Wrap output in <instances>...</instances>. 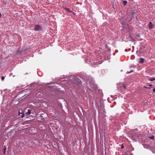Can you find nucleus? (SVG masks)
Listing matches in <instances>:
<instances>
[{
    "label": "nucleus",
    "mask_w": 155,
    "mask_h": 155,
    "mask_svg": "<svg viewBox=\"0 0 155 155\" xmlns=\"http://www.w3.org/2000/svg\"><path fill=\"white\" fill-rule=\"evenodd\" d=\"M134 140H135V139H134Z\"/></svg>",
    "instance_id": "24"
},
{
    "label": "nucleus",
    "mask_w": 155,
    "mask_h": 155,
    "mask_svg": "<svg viewBox=\"0 0 155 155\" xmlns=\"http://www.w3.org/2000/svg\"><path fill=\"white\" fill-rule=\"evenodd\" d=\"M143 87L145 88H146V89H150V87H145V86H144Z\"/></svg>",
    "instance_id": "16"
},
{
    "label": "nucleus",
    "mask_w": 155,
    "mask_h": 155,
    "mask_svg": "<svg viewBox=\"0 0 155 155\" xmlns=\"http://www.w3.org/2000/svg\"><path fill=\"white\" fill-rule=\"evenodd\" d=\"M2 17V15L1 14V13H0V18L1 17Z\"/></svg>",
    "instance_id": "21"
},
{
    "label": "nucleus",
    "mask_w": 155,
    "mask_h": 155,
    "mask_svg": "<svg viewBox=\"0 0 155 155\" xmlns=\"http://www.w3.org/2000/svg\"><path fill=\"white\" fill-rule=\"evenodd\" d=\"M149 138L153 140L154 139V137L153 136H152L151 137H149Z\"/></svg>",
    "instance_id": "13"
},
{
    "label": "nucleus",
    "mask_w": 155,
    "mask_h": 155,
    "mask_svg": "<svg viewBox=\"0 0 155 155\" xmlns=\"http://www.w3.org/2000/svg\"><path fill=\"white\" fill-rule=\"evenodd\" d=\"M148 26L149 29H151L153 27V25H152L151 22H150L148 25Z\"/></svg>",
    "instance_id": "6"
},
{
    "label": "nucleus",
    "mask_w": 155,
    "mask_h": 155,
    "mask_svg": "<svg viewBox=\"0 0 155 155\" xmlns=\"http://www.w3.org/2000/svg\"><path fill=\"white\" fill-rule=\"evenodd\" d=\"M31 109H27V108H26L25 110V114H29L31 113Z\"/></svg>",
    "instance_id": "2"
},
{
    "label": "nucleus",
    "mask_w": 155,
    "mask_h": 155,
    "mask_svg": "<svg viewBox=\"0 0 155 155\" xmlns=\"http://www.w3.org/2000/svg\"><path fill=\"white\" fill-rule=\"evenodd\" d=\"M91 87L93 88L94 90H96L97 88V85L96 84H94V85L92 84H90Z\"/></svg>",
    "instance_id": "5"
},
{
    "label": "nucleus",
    "mask_w": 155,
    "mask_h": 155,
    "mask_svg": "<svg viewBox=\"0 0 155 155\" xmlns=\"http://www.w3.org/2000/svg\"><path fill=\"white\" fill-rule=\"evenodd\" d=\"M63 8L66 11L68 12H69V13H72V11L71 10H70V9L68 8L63 7Z\"/></svg>",
    "instance_id": "4"
},
{
    "label": "nucleus",
    "mask_w": 155,
    "mask_h": 155,
    "mask_svg": "<svg viewBox=\"0 0 155 155\" xmlns=\"http://www.w3.org/2000/svg\"><path fill=\"white\" fill-rule=\"evenodd\" d=\"M34 30L35 31H41L42 30V27L39 25H35V26Z\"/></svg>",
    "instance_id": "1"
},
{
    "label": "nucleus",
    "mask_w": 155,
    "mask_h": 155,
    "mask_svg": "<svg viewBox=\"0 0 155 155\" xmlns=\"http://www.w3.org/2000/svg\"><path fill=\"white\" fill-rule=\"evenodd\" d=\"M153 92H155V88H154L153 89Z\"/></svg>",
    "instance_id": "18"
},
{
    "label": "nucleus",
    "mask_w": 155,
    "mask_h": 155,
    "mask_svg": "<svg viewBox=\"0 0 155 155\" xmlns=\"http://www.w3.org/2000/svg\"><path fill=\"white\" fill-rule=\"evenodd\" d=\"M133 70H131L129 72L128 71H127V74H130V73L132 72H133Z\"/></svg>",
    "instance_id": "14"
},
{
    "label": "nucleus",
    "mask_w": 155,
    "mask_h": 155,
    "mask_svg": "<svg viewBox=\"0 0 155 155\" xmlns=\"http://www.w3.org/2000/svg\"><path fill=\"white\" fill-rule=\"evenodd\" d=\"M130 50H131V49H129V51H130Z\"/></svg>",
    "instance_id": "23"
},
{
    "label": "nucleus",
    "mask_w": 155,
    "mask_h": 155,
    "mask_svg": "<svg viewBox=\"0 0 155 155\" xmlns=\"http://www.w3.org/2000/svg\"><path fill=\"white\" fill-rule=\"evenodd\" d=\"M123 5L125 6L126 5L127 2L126 1H123Z\"/></svg>",
    "instance_id": "10"
},
{
    "label": "nucleus",
    "mask_w": 155,
    "mask_h": 155,
    "mask_svg": "<svg viewBox=\"0 0 155 155\" xmlns=\"http://www.w3.org/2000/svg\"><path fill=\"white\" fill-rule=\"evenodd\" d=\"M75 81L78 82V83H80L81 82V80L80 79H78V78H76L75 79Z\"/></svg>",
    "instance_id": "8"
},
{
    "label": "nucleus",
    "mask_w": 155,
    "mask_h": 155,
    "mask_svg": "<svg viewBox=\"0 0 155 155\" xmlns=\"http://www.w3.org/2000/svg\"><path fill=\"white\" fill-rule=\"evenodd\" d=\"M124 148V146H123V144H122V146H121V149H123V148Z\"/></svg>",
    "instance_id": "17"
},
{
    "label": "nucleus",
    "mask_w": 155,
    "mask_h": 155,
    "mask_svg": "<svg viewBox=\"0 0 155 155\" xmlns=\"http://www.w3.org/2000/svg\"><path fill=\"white\" fill-rule=\"evenodd\" d=\"M101 107L103 109L104 108V105H102V106H101Z\"/></svg>",
    "instance_id": "20"
},
{
    "label": "nucleus",
    "mask_w": 155,
    "mask_h": 155,
    "mask_svg": "<svg viewBox=\"0 0 155 155\" xmlns=\"http://www.w3.org/2000/svg\"><path fill=\"white\" fill-rule=\"evenodd\" d=\"M40 117H42V116H41Z\"/></svg>",
    "instance_id": "25"
},
{
    "label": "nucleus",
    "mask_w": 155,
    "mask_h": 155,
    "mask_svg": "<svg viewBox=\"0 0 155 155\" xmlns=\"http://www.w3.org/2000/svg\"><path fill=\"white\" fill-rule=\"evenodd\" d=\"M19 115L21 116V117L22 118L24 117V112H22V113H20L19 111Z\"/></svg>",
    "instance_id": "7"
},
{
    "label": "nucleus",
    "mask_w": 155,
    "mask_h": 155,
    "mask_svg": "<svg viewBox=\"0 0 155 155\" xmlns=\"http://www.w3.org/2000/svg\"><path fill=\"white\" fill-rule=\"evenodd\" d=\"M5 79V77H4V76H2V77H1V80H2V81H3Z\"/></svg>",
    "instance_id": "15"
},
{
    "label": "nucleus",
    "mask_w": 155,
    "mask_h": 155,
    "mask_svg": "<svg viewBox=\"0 0 155 155\" xmlns=\"http://www.w3.org/2000/svg\"><path fill=\"white\" fill-rule=\"evenodd\" d=\"M3 149L4 150V154H5L6 153V147L5 146H4Z\"/></svg>",
    "instance_id": "9"
},
{
    "label": "nucleus",
    "mask_w": 155,
    "mask_h": 155,
    "mask_svg": "<svg viewBox=\"0 0 155 155\" xmlns=\"http://www.w3.org/2000/svg\"><path fill=\"white\" fill-rule=\"evenodd\" d=\"M125 51L127 52V49H125Z\"/></svg>",
    "instance_id": "22"
},
{
    "label": "nucleus",
    "mask_w": 155,
    "mask_h": 155,
    "mask_svg": "<svg viewBox=\"0 0 155 155\" xmlns=\"http://www.w3.org/2000/svg\"><path fill=\"white\" fill-rule=\"evenodd\" d=\"M148 80L149 81H153L155 80V78H153L151 79H148Z\"/></svg>",
    "instance_id": "11"
},
{
    "label": "nucleus",
    "mask_w": 155,
    "mask_h": 155,
    "mask_svg": "<svg viewBox=\"0 0 155 155\" xmlns=\"http://www.w3.org/2000/svg\"><path fill=\"white\" fill-rule=\"evenodd\" d=\"M144 60V59L141 58H140L138 59V62L140 63H143Z\"/></svg>",
    "instance_id": "3"
},
{
    "label": "nucleus",
    "mask_w": 155,
    "mask_h": 155,
    "mask_svg": "<svg viewBox=\"0 0 155 155\" xmlns=\"http://www.w3.org/2000/svg\"><path fill=\"white\" fill-rule=\"evenodd\" d=\"M152 86V84H150L149 85V86L150 87Z\"/></svg>",
    "instance_id": "19"
},
{
    "label": "nucleus",
    "mask_w": 155,
    "mask_h": 155,
    "mask_svg": "<svg viewBox=\"0 0 155 155\" xmlns=\"http://www.w3.org/2000/svg\"><path fill=\"white\" fill-rule=\"evenodd\" d=\"M120 88H121V89H123V88L125 89L126 88V87L125 85H124V86H121V87H120Z\"/></svg>",
    "instance_id": "12"
}]
</instances>
